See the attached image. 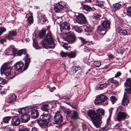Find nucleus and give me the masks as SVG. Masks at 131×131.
I'll use <instances>...</instances> for the list:
<instances>
[{"mask_svg":"<svg viewBox=\"0 0 131 131\" xmlns=\"http://www.w3.org/2000/svg\"><path fill=\"white\" fill-rule=\"evenodd\" d=\"M40 43L46 48H54L55 46L54 40L49 31L48 32L45 38L40 42Z\"/></svg>","mask_w":131,"mask_h":131,"instance_id":"1","label":"nucleus"},{"mask_svg":"<svg viewBox=\"0 0 131 131\" xmlns=\"http://www.w3.org/2000/svg\"><path fill=\"white\" fill-rule=\"evenodd\" d=\"M124 85L126 87L129 88L125 89L123 99L122 101V104L124 106L127 105L129 102V97L131 94V78L127 79Z\"/></svg>","mask_w":131,"mask_h":131,"instance_id":"2","label":"nucleus"},{"mask_svg":"<svg viewBox=\"0 0 131 131\" xmlns=\"http://www.w3.org/2000/svg\"><path fill=\"white\" fill-rule=\"evenodd\" d=\"M88 114L90 118L92 120L94 126L97 127H100L101 123L100 117L97 114L95 111L92 110H89L88 112Z\"/></svg>","mask_w":131,"mask_h":131,"instance_id":"3","label":"nucleus"},{"mask_svg":"<svg viewBox=\"0 0 131 131\" xmlns=\"http://www.w3.org/2000/svg\"><path fill=\"white\" fill-rule=\"evenodd\" d=\"M11 67L10 66V63H4L2 66L0 71L1 74H4L6 77L9 76V78L10 79L14 78L15 77L11 76L12 73L11 72Z\"/></svg>","mask_w":131,"mask_h":131,"instance_id":"4","label":"nucleus"},{"mask_svg":"<svg viewBox=\"0 0 131 131\" xmlns=\"http://www.w3.org/2000/svg\"><path fill=\"white\" fill-rule=\"evenodd\" d=\"M76 38L75 35L71 34V31L66 32V41L70 43H72L75 42Z\"/></svg>","mask_w":131,"mask_h":131,"instance_id":"5","label":"nucleus"},{"mask_svg":"<svg viewBox=\"0 0 131 131\" xmlns=\"http://www.w3.org/2000/svg\"><path fill=\"white\" fill-rule=\"evenodd\" d=\"M30 110H29V113L30 112L31 117L34 119L38 118L39 116V113L36 108L30 106Z\"/></svg>","mask_w":131,"mask_h":131,"instance_id":"6","label":"nucleus"},{"mask_svg":"<svg viewBox=\"0 0 131 131\" xmlns=\"http://www.w3.org/2000/svg\"><path fill=\"white\" fill-rule=\"evenodd\" d=\"M87 22L86 19L84 15L82 14H80L77 17V19L75 20V23L80 24H85Z\"/></svg>","mask_w":131,"mask_h":131,"instance_id":"7","label":"nucleus"},{"mask_svg":"<svg viewBox=\"0 0 131 131\" xmlns=\"http://www.w3.org/2000/svg\"><path fill=\"white\" fill-rule=\"evenodd\" d=\"M53 120L55 123L59 124L61 123L62 121V118L60 113L58 111L56 113L53 117Z\"/></svg>","mask_w":131,"mask_h":131,"instance_id":"8","label":"nucleus"},{"mask_svg":"<svg viewBox=\"0 0 131 131\" xmlns=\"http://www.w3.org/2000/svg\"><path fill=\"white\" fill-rule=\"evenodd\" d=\"M107 98L106 96L103 95H101L97 96L95 99V103L100 104L105 102Z\"/></svg>","mask_w":131,"mask_h":131,"instance_id":"9","label":"nucleus"},{"mask_svg":"<svg viewBox=\"0 0 131 131\" xmlns=\"http://www.w3.org/2000/svg\"><path fill=\"white\" fill-rule=\"evenodd\" d=\"M54 10L56 12L60 13L62 12L64 7L60 3L54 4Z\"/></svg>","mask_w":131,"mask_h":131,"instance_id":"10","label":"nucleus"},{"mask_svg":"<svg viewBox=\"0 0 131 131\" xmlns=\"http://www.w3.org/2000/svg\"><path fill=\"white\" fill-rule=\"evenodd\" d=\"M51 117V116L49 114L44 113L40 116V118H41L42 120L47 121L49 123L51 122V123L52 122H51V121L53 120Z\"/></svg>","mask_w":131,"mask_h":131,"instance_id":"11","label":"nucleus"},{"mask_svg":"<svg viewBox=\"0 0 131 131\" xmlns=\"http://www.w3.org/2000/svg\"><path fill=\"white\" fill-rule=\"evenodd\" d=\"M66 24L65 22L62 23L60 25V29L62 33L61 35V37L64 40H66Z\"/></svg>","mask_w":131,"mask_h":131,"instance_id":"12","label":"nucleus"},{"mask_svg":"<svg viewBox=\"0 0 131 131\" xmlns=\"http://www.w3.org/2000/svg\"><path fill=\"white\" fill-rule=\"evenodd\" d=\"M127 115L123 112H120L118 113L117 117V119L118 121L124 120L126 118Z\"/></svg>","mask_w":131,"mask_h":131,"instance_id":"13","label":"nucleus"},{"mask_svg":"<svg viewBox=\"0 0 131 131\" xmlns=\"http://www.w3.org/2000/svg\"><path fill=\"white\" fill-rule=\"evenodd\" d=\"M38 22L41 24L43 23L47 20L45 15L38 12Z\"/></svg>","mask_w":131,"mask_h":131,"instance_id":"14","label":"nucleus"},{"mask_svg":"<svg viewBox=\"0 0 131 131\" xmlns=\"http://www.w3.org/2000/svg\"><path fill=\"white\" fill-rule=\"evenodd\" d=\"M37 122L38 124L41 128H45L47 127L49 123L47 121L42 120L40 118L38 120Z\"/></svg>","mask_w":131,"mask_h":131,"instance_id":"15","label":"nucleus"},{"mask_svg":"<svg viewBox=\"0 0 131 131\" xmlns=\"http://www.w3.org/2000/svg\"><path fill=\"white\" fill-rule=\"evenodd\" d=\"M30 108V106L27 107H23L19 109L18 110V112L19 113L23 114H27L29 113V110Z\"/></svg>","mask_w":131,"mask_h":131,"instance_id":"16","label":"nucleus"},{"mask_svg":"<svg viewBox=\"0 0 131 131\" xmlns=\"http://www.w3.org/2000/svg\"><path fill=\"white\" fill-rule=\"evenodd\" d=\"M25 57L24 59L25 63V66L24 68V70H26L28 68L30 61V59L28 58L29 56L28 54L25 55Z\"/></svg>","mask_w":131,"mask_h":131,"instance_id":"17","label":"nucleus"},{"mask_svg":"<svg viewBox=\"0 0 131 131\" xmlns=\"http://www.w3.org/2000/svg\"><path fill=\"white\" fill-rule=\"evenodd\" d=\"M24 66V63L21 61H19L15 64L14 67L16 70L18 71L21 70Z\"/></svg>","mask_w":131,"mask_h":131,"instance_id":"18","label":"nucleus"},{"mask_svg":"<svg viewBox=\"0 0 131 131\" xmlns=\"http://www.w3.org/2000/svg\"><path fill=\"white\" fill-rule=\"evenodd\" d=\"M21 118L22 122L24 123L27 122L28 121L30 118V116L29 114H22L21 116Z\"/></svg>","mask_w":131,"mask_h":131,"instance_id":"19","label":"nucleus"},{"mask_svg":"<svg viewBox=\"0 0 131 131\" xmlns=\"http://www.w3.org/2000/svg\"><path fill=\"white\" fill-rule=\"evenodd\" d=\"M20 122L19 119L17 116L13 117L12 119L11 123L14 126H18Z\"/></svg>","mask_w":131,"mask_h":131,"instance_id":"20","label":"nucleus"},{"mask_svg":"<svg viewBox=\"0 0 131 131\" xmlns=\"http://www.w3.org/2000/svg\"><path fill=\"white\" fill-rule=\"evenodd\" d=\"M101 25L103 27L105 28V29H109L110 28V22L108 20H104L102 21L101 23Z\"/></svg>","mask_w":131,"mask_h":131,"instance_id":"21","label":"nucleus"},{"mask_svg":"<svg viewBox=\"0 0 131 131\" xmlns=\"http://www.w3.org/2000/svg\"><path fill=\"white\" fill-rule=\"evenodd\" d=\"M17 36V33L15 31H9L7 38L9 40H12L14 39L13 37H15Z\"/></svg>","mask_w":131,"mask_h":131,"instance_id":"22","label":"nucleus"},{"mask_svg":"<svg viewBox=\"0 0 131 131\" xmlns=\"http://www.w3.org/2000/svg\"><path fill=\"white\" fill-rule=\"evenodd\" d=\"M102 25H99L97 27V30L98 31L100 34L103 36L105 35L107 31L105 28H104Z\"/></svg>","mask_w":131,"mask_h":131,"instance_id":"23","label":"nucleus"},{"mask_svg":"<svg viewBox=\"0 0 131 131\" xmlns=\"http://www.w3.org/2000/svg\"><path fill=\"white\" fill-rule=\"evenodd\" d=\"M81 67H80L75 66L72 68V70L71 71V74L73 75H74L75 73L78 70L81 69Z\"/></svg>","mask_w":131,"mask_h":131,"instance_id":"24","label":"nucleus"},{"mask_svg":"<svg viewBox=\"0 0 131 131\" xmlns=\"http://www.w3.org/2000/svg\"><path fill=\"white\" fill-rule=\"evenodd\" d=\"M127 30L121 29H118V32L120 35L125 36L129 34Z\"/></svg>","mask_w":131,"mask_h":131,"instance_id":"25","label":"nucleus"},{"mask_svg":"<svg viewBox=\"0 0 131 131\" xmlns=\"http://www.w3.org/2000/svg\"><path fill=\"white\" fill-rule=\"evenodd\" d=\"M41 109L45 112H48L50 109L49 105L47 104H43L41 106Z\"/></svg>","mask_w":131,"mask_h":131,"instance_id":"26","label":"nucleus"},{"mask_svg":"<svg viewBox=\"0 0 131 131\" xmlns=\"http://www.w3.org/2000/svg\"><path fill=\"white\" fill-rule=\"evenodd\" d=\"M107 85V84L106 83H104L97 85L96 86V89L97 90L103 89L106 88Z\"/></svg>","mask_w":131,"mask_h":131,"instance_id":"27","label":"nucleus"},{"mask_svg":"<svg viewBox=\"0 0 131 131\" xmlns=\"http://www.w3.org/2000/svg\"><path fill=\"white\" fill-rule=\"evenodd\" d=\"M113 9L115 11L118 10L121 7V5L118 3H116L113 4Z\"/></svg>","mask_w":131,"mask_h":131,"instance_id":"28","label":"nucleus"},{"mask_svg":"<svg viewBox=\"0 0 131 131\" xmlns=\"http://www.w3.org/2000/svg\"><path fill=\"white\" fill-rule=\"evenodd\" d=\"M97 114L99 116H101L104 114V110L101 108L98 109L96 110Z\"/></svg>","mask_w":131,"mask_h":131,"instance_id":"29","label":"nucleus"},{"mask_svg":"<svg viewBox=\"0 0 131 131\" xmlns=\"http://www.w3.org/2000/svg\"><path fill=\"white\" fill-rule=\"evenodd\" d=\"M78 38L80 40L81 42V45L79 46H81L88 42L86 40L83 38L82 37H79Z\"/></svg>","mask_w":131,"mask_h":131,"instance_id":"30","label":"nucleus"},{"mask_svg":"<svg viewBox=\"0 0 131 131\" xmlns=\"http://www.w3.org/2000/svg\"><path fill=\"white\" fill-rule=\"evenodd\" d=\"M68 56L69 57L71 58H74L75 57L76 54L75 53L73 52H71L69 53L66 52V57Z\"/></svg>","mask_w":131,"mask_h":131,"instance_id":"31","label":"nucleus"},{"mask_svg":"<svg viewBox=\"0 0 131 131\" xmlns=\"http://www.w3.org/2000/svg\"><path fill=\"white\" fill-rule=\"evenodd\" d=\"M83 10L89 12L92 10L91 7L88 5H84L83 7Z\"/></svg>","mask_w":131,"mask_h":131,"instance_id":"32","label":"nucleus"},{"mask_svg":"<svg viewBox=\"0 0 131 131\" xmlns=\"http://www.w3.org/2000/svg\"><path fill=\"white\" fill-rule=\"evenodd\" d=\"M16 96L15 94H13L9 98V100L8 101V102L9 103H13L16 100Z\"/></svg>","mask_w":131,"mask_h":131,"instance_id":"33","label":"nucleus"},{"mask_svg":"<svg viewBox=\"0 0 131 131\" xmlns=\"http://www.w3.org/2000/svg\"><path fill=\"white\" fill-rule=\"evenodd\" d=\"M26 52L25 49H23L19 50L17 52V54L19 56H21L23 54H25V55H26Z\"/></svg>","mask_w":131,"mask_h":131,"instance_id":"34","label":"nucleus"},{"mask_svg":"<svg viewBox=\"0 0 131 131\" xmlns=\"http://www.w3.org/2000/svg\"><path fill=\"white\" fill-rule=\"evenodd\" d=\"M73 28L78 33L81 32L82 31V29L81 27L75 25L73 26Z\"/></svg>","mask_w":131,"mask_h":131,"instance_id":"35","label":"nucleus"},{"mask_svg":"<svg viewBox=\"0 0 131 131\" xmlns=\"http://www.w3.org/2000/svg\"><path fill=\"white\" fill-rule=\"evenodd\" d=\"M84 31L85 32L89 33L92 31V28L89 26H86L84 27Z\"/></svg>","mask_w":131,"mask_h":131,"instance_id":"36","label":"nucleus"},{"mask_svg":"<svg viewBox=\"0 0 131 131\" xmlns=\"http://www.w3.org/2000/svg\"><path fill=\"white\" fill-rule=\"evenodd\" d=\"M33 47L36 49H40V47L38 45V43L34 39H33Z\"/></svg>","mask_w":131,"mask_h":131,"instance_id":"37","label":"nucleus"},{"mask_svg":"<svg viewBox=\"0 0 131 131\" xmlns=\"http://www.w3.org/2000/svg\"><path fill=\"white\" fill-rule=\"evenodd\" d=\"M100 34L99 32L95 31L93 34V37L96 40L98 39L99 37V35Z\"/></svg>","mask_w":131,"mask_h":131,"instance_id":"38","label":"nucleus"},{"mask_svg":"<svg viewBox=\"0 0 131 131\" xmlns=\"http://www.w3.org/2000/svg\"><path fill=\"white\" fill-rule=\"evenodd\" d=\"M71 118L74 119L78 118V114L77 112L75 111L73 112V115L71 117Z\"/></svg>","mask_w":131,"mask_h":131,"instance_id":"39","label":"nucleus"},{"mask_svg":"<svg viewBox=\"0 0 131 131\" xmlns=\"http://www.w3.org/2000/svg\"><path fill=\"white\" fill-rule=\"evenodd\" d=\"M46 31L45 30H42L39 33V36L40 38H42L44 37L46 34Z\"/></svg>","mask_w":131,"mask_h":131,"instance_id":"40","label":"nucleus"},{"mask_svg":"<svg viewBox=\"0 0 131 131\" xmlns=\"http://www.w3.org/2000/svg\"><path fill=\"white\" fill-rule=\"evenodd\" d=\"M114 78L110 79L108 80V82L111 83H113L116 84H118V81L117 80H114Z\"/></svg>","mask_w":131,"mask_h":131,"instance_id":"41","label":"nucleus"},{"mask_svg":"<svg viewBox=\"0 0 131 131\" xmlns=\"http://www.w3.org/2000/svg\"><path fill=\"white\" fill-rule=\"evenodd\" d=\"M11 118V117L10 116L6 117L3 118V122L5 123H8L9 121Z\"/></svg>","mask_w":131,"mask_h":131,"instance_id":"42","label":"nucleus"},{"mask_svg":"<svg viewBox=\"0 0 131 131\" xmlns=\"http://www.w3.org/2000/svg\"><path fill=\"white\" fill-rule=\"evenodd\" d=\"M6 80L2 78H0V86L2 87L3 85L5 84Z\"/></svg>","mask_w":131,"mask_h":131,"instance_id":"43","label":"nucleus"},{"mask_svg":"<svg viewBox=\"0 0 131 131\" xmlns=\"http://www.w3.org/2000/svg\"><path fill=\"white\" fill-rule=\"evenodd\" d=\"M93 16L94 18L97 19H99L101 17V15L99 13L94 14Z\"/></svg>","mask_w":131,"mask_h":131,"instance_id":"44","label":"nucleus"},{"mask_svg":"<svg viewBox=\"0 0 131 131\" xmlns=\"http://www.w3.org/2000/svg\"><path fill=\"white\" fill-rule=\"evenodd\" d=\"M6 31V29L4 27H0V35H2Z\"/></svg>","mask_w":131,"mask_h":131,"instance_id":"45","label":"nucleus"},{"mask_svg":"<svg viewBox=\"0 0 131 131\" xmlns=\"http://www.w3.org/2000/svg\"><path fill=\"white\" fill-rule=\"evenodd\" d=\"M110 100L113 104H114L117 100L116 97L114 96H111L110 97Z\"/></svg>","mask_w":131,"mask_h":131,"instance_id":"46","label":"nucleus"},{"mask_svg":"<svg viewBox=\"0 0 131 131\" xmlns=\"http://www.w3.org/2000/svg\"><path fill=\"white\" fill-rule=\"evenodd\" d=\"M13 129L10 126H6L4 128V131H13Z\"/></svg>","mask_w":131,"mask_h":131,"instance_id":"47","label":"nucleus"},{"mask_svg":"<svg viewBox=\"0 0 131 131\" xmlns=\"http://www.w3.org/2000/svg\"><path fill=\"white\" fill-rule=\"evenodd\" d=\"M27 20L30 24L33 23V19L32 16H29L28 17Z\"/></svg>","mask_w":131,"mask_h":131,"instance_id":"48","label":"nucleus"},{"mask_svg":"<svg viewBox=\"0 0 131 131\" xmlns=\"http://www.w3.org/2000/svg\"><path fill=\"white\" fill-rule=\"evenodd\" d=\"M94 64L95 66L99 67L101 66V64L100 62L96 61L94 62Z\"/></svg>","mask_w":131,"mask_h":131,"instance_id":"49","label":"nucleus"},{"mask_svg":"<svg viewBox=\"0 0 131 131\" xmlns=\"http://www.w3.org/2000/svg\"><path fill=\"white\" fill-rule=\"evenodd\" d=\"M70 29V23L66 21V32L67 31H69Z\"/></svg>","mask_w":131,"mask_h":131,"instance_id":"50","label":"nucleus"},{"mask_svg":"<svg viewBox=\"0 0 131 131\" xmlns=\"http://www.w3.org/2000/svg\"><path fill=\"white\" fill-rule=\"evenodd\" d=\"M69 14H67L68 16L67 18H66V21L67 23H70L71 22V20L72 19V18H71L70 15Z\"/></svg>","mask_w":131,"mask_h":131,"instance_id":"51","label":"nucleus"},{"mask_svg":"<svg viewBox=\"0 0 131 131\" xmlns=\"http://www.w3.org/2000/svg\"><path fill=\"white\" fill-rule=\"evenodd\" d=\"M12 48H10L7 51V54L8 55H10L13 54V52Z\"/></svg>","mask_w":131,"mask_h":131,"instance_id":"52","label":"nucleus"},{"mask_svg":"<svg viewBox=\"0 0 131 131\" xmlns=\"http://www.w3.org/2000/svg\"><path fill=\"white\" fill-rule=\"evenodd\" d=\"M121 74V72H117V73L115 74V78L118 77L120 76Z\"/></svg>","mask_w":131,"mask_h":131,"instance_id":"53","label":"nucleus"},{"mask_svg":"<svg viewBox=\"0 0 131 131\" xmlns=\"http://www.w3.org/2000/svg\"><path fill=\"white\" fill-rule=\"evenodd\" d=\"M6 38L2 39L0 40V43L2 44H3L4 42H6Z\"/></svg>","mask_w":131,"mask_h":131,"instance_id":"54","label":"nucleus"},{"mask_svg":"<svg viewBox=\"0 0 131 131\" xmlns=\"http://www.w3.org/2000/svg\"><path fill=\"white\" fill-rule=\"evenodd\" d=\"M97 3H96V5L97 6H98L99 7H101L102 6L103 4L101 3H102L101 2H99V1H97Z\"/></svg>","mask_w":131,"mask_h":131,"instance_id":"55","label":"nucleus"},{"mask_svg":"<svg viewBox=\"0 0 131 131\" xmlns=\"http://www.w3.org/2000/svg\"><path fill=\"white\" fill-rule=\"evenodd\" d=\"M66 113H67V115L68 116H69L70 114L71 111L68 109H66Z\"/></svg>","mask_w":131,"mask_h":131,"instance_id":"56","label":"nucleus"},{"mask_svg":"<svg viewBox=\"0 0 131 131\" xmlns=\"http://www.w3.org/2000/svg\"><path fill=\"white\" fill-rule=\"evenodd\" d=\"M60 55L62 57H66V53L63 51H62L61 52Z\"/></svg>","mask_w":131,"mask_h":131,"instance_id":"57","label":"nucleus"},{"mask_svg":"<svg viewBox=\"0 0 131 131\" xmlns=\"http://www.w3.org/2000/svg\"><path fill=\"white\" fill-rule=\"evenodd\" d=\"M19 131H29L28 128H27L20 129Z\"/></svg>","mask_w":131,"mask_h":131,"instance_id":"58","label":"nucleus"},{"mask_svg":"<svg viewBox=\"0 0 131 131\" xmlns=\"http://www.w3.org/2000/svg\"><path fill=\"white\" fill-rule=\"evenodd\" d=\"M71 9H70L69 8L67 7L66 6V12H71Z\"/></svg>","mask_w":131,"mask_h":131,"instance_id":"59","label":"nucleus"},{"mask_svg":"<svg viewBox=\"0 0 131 131\" xmlns=\"http://www.w3.org/2000/svg\"><path fill=\"white\" fill-rule=\"evenodd\" d=\"M66 104H68L70 106H71L72 107L74 108H76V107L74 106L73 104H71V103H67L66 102Z\"/></svg>","mask_w":131,"mask_h":131,"instance_id":"60","label":"nucleus"},{"mask_svg":"<svg viewBox=\"0 0 131 131\" xmlns=\"http://www.w3.org/2000/svg\"><path fill=\"white\" fill-rule=\"evenodd\" d=\"M31 131H39L38 129L35 127H34L32 128Z\"/></svg>","mask_w":131,"mask_h":131,"instance_id":"61","label":"nucleus"},{"mask_svg":"<svg viewBox=\"0 0 131 131\" xmlns=\"http://www.w3.org/2000/svg\"><path fill=\"white\" fill-rule=\"evenodd\" d=\"M58 18V17L57 16H56L53 15L52 19L54 21L57 19Z\"/></svg>","mask_w":131,"mask_h":131,"instance_id":"62","label":"nucleus"},{"mask_svg":"<svg viewBox=\"0 0 131 131\" xmlns=\"http://www.w3.org/2000/svg\"><path fill=\"white\" fill-rule=\"evenodd\" d=\"M110 118H108L107 119L106 125H107V126L108 125V124H109L108 122H109V121H110Z\"/></svg>","mask_w":131,"mask_h":131,"instance_id":"63","label":"nucleus"},{"mask_svg":"<svg viewBox=\"0 0 131 131\" xmlns=\"http://www.w3.org/2000/svg\"><path fill=\"white\" fill-rule=\"evenodd\" d=\"M71 48V47L70 46H66V50H70Z\"/></svg>","mask_w":131,"mask_h":131,"instance_id":"64","label":"nucleus"}]
</instances>
